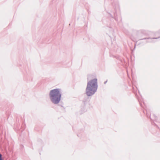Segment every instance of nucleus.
<instances>
[{
    "label": "nucleus",
    "instance_id": "nucleus-2",
    "mask_svg": "<svg viewBox=\"0 0 160 160\" xmlns=\"http://www.w3.org/2000/svg\"><path fill=\"white\" fill-rule=\"evenodd\" d=\"M50 99L51 102L57 104L60 102L61 97V90L59 88H56L50 90L49 94Z\"/></svg>",
    "mask_w": 160,
    "mask_h": 160
},
{
    "label": "nucleus",
    "instance_id": "nucleus-4",
    "mask_svg": "<svg viewBox=\"0 0 160 160\" xmlns=\"http://www.w3.org/2000/svg\"><path fill=\"white\" fill-rule=\"evenodd\" d=\"M106 83V82H104V83H105H105Z\"/></svg>",
    "mask_w": 160,
    "mask_h": 160
},
{
    "label": "nucleus",
    "instance_id": "nucleus-1",
    "mask_svg": "<svg viewBox=\"0 0 160 160\" xmlns=\"http://www.w3.org/2000/svg\"><path fill=\"white\" fill-rule=\"evenodd\" d=\"M98 88L97 80L94 79L88 82L86 89V93L88 96L93 95L96 92Z\"/></svg>",
    "mask_w": 160,
    "mask_h": 160
},
{
    "label": "nucleus",
    "instance_id": "nucleus-3",
    "mask_svg": "<svg viewBox=\"0 0 160 160\" xmlns=\"http://www.w3.org/2000/svg\"><path fill=\"white\" fill-rule=\"evenodd\" d=\"M2 155L0 153V160H2Z\"/></svg>",
    "mask_w": 160,
    "mask_h": 160
}]
</instances>
